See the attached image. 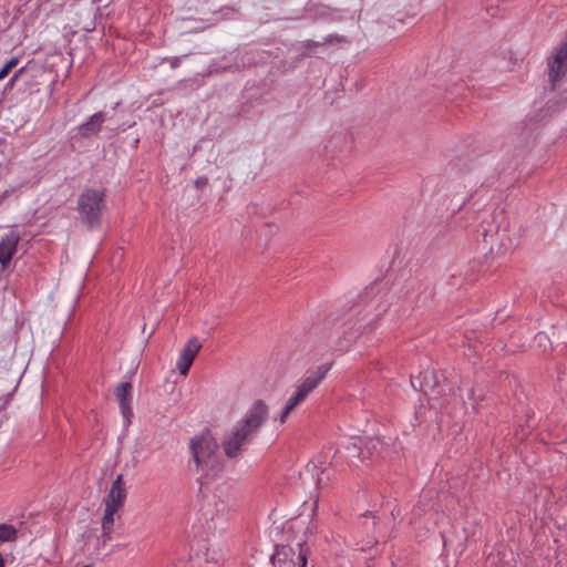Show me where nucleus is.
Returning <instances> with one entry per match:
<instances>
[{
  "label": "nucleus",
  "instance_id": "1",
  "mask_svg": "<svg viewBox=\"0 0 567 567\" xmlns=\"http://www.w3.org/2000/svg\"><path fill=\"white\" fill-rule=\"evenodd\" d=\"M217 450V441L209 431H202L189 441L190 464L199 475L203 494L198 523L212 535L226 529L228 512L235 504L231 486L219 476L223 462Z\"/></svg>",
  "mask_w": 567,
  "mask_h": 567
},
{
  "label": "nucleus",
  "instance_id": "2",
  "mask_svg": "<svg viewBox=\"0 0 567 567\" xmlns=\"http://www.w3.org/2000/svg\"><path fill=\"white\" fill-rule=\"evenodd\" d=\"M268 405L261 401H255L245 415L236 422L225 435L221 447L229 458L238 457L243 449L257 435L268 417Z\"/></svg>",
  "mask_w": 567,
  "mask_h": 567
},
{
  "label": "nucleus",
  "instance_id": "3",
  "mask_svg": "<svg viewBox=\"0 0 567 567\" xmlns=\"http://www.w3.org/2000/svg\"><path fill=\"white\" fill-rule=\"evenodd\" d=\"M301 484L305 489L310 492L315 497L311 504V526L315 527L313 516L318 509L319 492L329 485L331 481V468L327 463V457L319 455L309 461L299 474Z\"/></svg>",
  "mask_w": 567,
  "mask_h": 567
},
{
  "label": "nucleus",
  "instance_id": "4",
  "mask_svg": "<svg viewBox=\"0 0 567 567\" xmlns=\"http://www.w3.org/2000/svg\"><path fill=\"white\" fill-rule=\"evenodd\" d=\"M104 193L99 189H86L78 200V208L81 217L90 225L99 220L104 207Z\"/></svg>",
  "mask_w": 567,
  "mask_h": 567
},
{
  "label": "nucleus",
  "instance_id": "5",
  "mask_svg": "<svg viewBox=\"0 0 567 567\" xmlns=\"http://www.w3.org/2000/svg\"><path fill=\"white\" fill-rule=\"evenodd\" d=\"M298 550L291 546H276L275 553L270 556L272 567H305L307 553L300 542L297 543Z\"/></svg>",
  "mask_w": 567,
  "mask_h": 567
},
{
  "label": "nucleus",
  "instance_id": "6",
  "mask_svg": "<svg viewBox=\"0 0 567 567\" xmlns=\"http://www.w3.org/2000/svg\"><path fill=\"white\" fill-rule=\"evenodd\" d=\"M567 72V38L554 50L548 59V75L553 86L560 81Z\"/></svg>",
  "mask_w": 567,
  "mask_h": 567
},
{
  "label": "nucleus",
  "instance_id": "7",
  "mask_svg": "<svg viewBox=\"0 0 567 567\" xmlns=\"http://www.w3.org/2000/svg\"><path fill=\"white\" fill-rule=\"evenodd\" d=\"M360 299L361 302H365L369 308L374 309L377 311V316L385 312L390 305L388 290L377 284L367 288Z\"/></svg>",
  "mask_w": 567,
  "mask_h": 567
},
{
  "label": "nucleus",
  "instance_id": "8",
  "mask_svg": "<svg viewBox=\"0 0 567 567\" xmlns=\"http://www.w3.org/2000/svg\"><path fill=\"white\" fill-rule=\"evenodd\" d=\"M331 363H326L319 365L315 371H312L305 380L296 386L295 393H297L302 400H306L307 396L321 383V381L326 378L327 373L331 369Z\"/></svg>",
  "mask_w": 567,
  "mask_h": 567
},
{
  "label": "nucleus",
  "instance_id": "9",
  "mask_svg": "<svg viewBox=\"0 0 567 567\" xmlns=\"http://www.w3.org/2000/svg\"><path fill=\"white\" fill-rule=\"evenodd\" d=\"M331 363H326L319 365L315 371H312L305 380L296 386L295 393H297L302 400H306L307 396L321 383V381L326 378L327 373L331 369Z\"/></svg>",
  "mask_w": 567,
  "mask_h": 567
},
{
  "label": "nucleus",
  "instance_id": "10",
  "mask_svg": "<svg viewBox=\"0 0 567 567\" xmlns=\"http://www.w3.org/2000/svg\"><path fill=\"white\" fill-rule=\"evenodd\" d=\"M20 239V234L14 229H11L0 238V268L2 271L9 267L12 257L17 252Z\"/></svg>",
  "mask_w": 567,
  "mask_h": 567
},
{
  "label": "nucleus",
  "instance_id": "11",
  "mask_svg": "<svg viewBox=\"0 0 567 567\" xmlns=\"http://www.w3.org/2000/svg\"><path fill=\"white\" fill-rule=\"evenodd\" d=\"M126 495L123 476L120 474L112 483L110 492L104 499V508L118 512L124 505Z\"/></svg>",
  "mask_w": 567,
  "mask_h": 567
},
{
  "label": "nucleus",
  "instance_id": "12",
  "mask_svg": "<svg viewBox=\"0 0 567 567\" xmlns=\"http://www.w3.org/2000/svg\"><path fill=\"white\" fill-rule=\"evenodd\" d=\"M132 383L122 382L117 385L115 390V396L120 405V410L122 416L124 419V424L128 425L131 423V419L133 416L132 410Z\"/></svg>",
  "mask_w": 567,
  "mask_h": 567
},
{
  "label": "nucleus",
  "instance_id": "13",
  "mask_svg": "<svg viewBox=\"0 0 567 567\" xmlns=\"http://www.w3.org/2000/svg\"><path fill=\"white\" fill-rule=\"evenodd\" d=\"M437 382V375L434 372H421L416 378H411V385L415 390L422 391L429 400L434 398V385Z\"/></svg>",
  "mask_w": 567,
  "mask_h": 567
},
{
  "label": "nucleus",
  "instance_id": "14",
  "mask_svg": "<svg viewBox=\"0 0 567 567\" xmlns=\"http://www.w3.org/2000/svg\"><path fill=\"white\" fill-rule=\"evenodd\" d=\"M106 120L104 112H96L90 118L76 127L78 134L82 137H90L101 131L103 123Z\"/></svg>",
  "mask_w": 567,
  "mask_h": 567
},
{
  "label": "nucleus",
  "instance_id": "15",
  "mask_svg": "<svg viewBox=\"0 0 567 567\" xmlns=\"http://www.w3.org/2000/svg\"><path fill=\"white\" fill-rule=\"evenodd\" d=\"M379 444L377 440H370L369 443L363 445V440L361 437H353L351 445L355 454H351L350 456H357L360 460H365L372 455V450H375Z\"/></svg>",
  "mask_w": 567,
  "mask_h": 567
},
{
  "label": "nucleus",
  "instance_id": "16",
  "mask_svg": "<svg viewBox=\"0 0 567 567\" xmlns=\"http://www.w3.org/2000/svg\"><path fill=\"white\" fill-rule=\"evenodd\" d=\"M118 512L104 508V514L101 520V527H102V539L103 543H107L112 540V534L114 532V524H115V515Z\"/></svg>",
  "mask_w": 567,
  "mask_h": 567
},
{
  "label": "nucleus",
  "instance_id": "17",
  "mask_svg": "<svg viewBox=\"0 0 567 567\" xmlns=\"http://www.w3.org/2000/svg\"><path fill=\"white\" fill-rule=\"evenodd\" d=\"M303 401L305 400H302L297 393L293 392L286 401L280 414L275 419V422H279L280 424L286 423L290 413Z\"/></svg>",
  "mask_w": 567,
  "mask_h": 567
},
{
  "label": "nucleus",
  "instance_id": "18",
  "mask_svg": "<svg viewBox=\"0 0 567 567\" xmlns=\"http://www.w3.org/2000/svg\"><path fill=\"white\" fill-rule=\"evenodd\" d=\"M202 348V343L198 341L196 337L190 338L185 347L183 348L181 355L188 358L194 361L196 354L199 352Z\"/></svg>",
  "mask_w": 567,
  "mask_h": 567
},
{
  "label": "nucleus",
  "instance_id": "19",
  "mask_svg": "<svg viewBox=\"0 0 567 567\" xmlns=\"http://www.w3.org/2000/svg\"><path fill=\"white\" fill-rule=\"evenodd\" d=\"M353 327L349 328V330L343 332V338L340 339L336 344V350L340 352L348 351L354 338H357V333L351 331Z\"/></svg>",
  "mask_w": 567,
  "mask_h": 567
},
{
  "label": "nucleus",
  "instance_id": "20",
  "mask_svg": "<svg viewBox=\"0 0 567 567\" xmlns=\"http://www.w3.org/2000/svg\"><path fill=\"white\" fill-rule=\"evenodd\" d=\"M17 538V529L12 525H0V543L13 542Z\"/></svg>",
  "mask_w": 567,
  "mask_h": 567
},
{
  "label": "nucleus",
  "instance_id": "21",
  "mask_svg": "<svg viewBox=\"0 0 567 567\" xmlns=\"http://www.w3.org/2000/svg\"><path fill=\"white\" fill-rule=\"evenodd\" d=\"M192 364V360L183 355H179V358L176 361V369L181 372V374L186 375Z\"/></svg>",
  "mask_w": 567,
  "mask_h": 567
},
{
  "label": "nucleus",
  "instance_id": "22",
  "mask_svg": "<svg viewBox=\"0 0 567 567\" xmlns=\"http://www.w3.org/2000/svg\"><path fill=\"white\" fill-rule=\"evenodd\" d=\"M17 63L18 59L12 58L2 66L0 70V81H2L9 74V72L17 65Z\"/></svg>",
  "mask_w": 567,
  "mask_h": 567
},
{
  "label": "nucleus",
  "instance_id": "23",
  "mask_svg": "<svg viewBox=\"0 0 567 567\" xmlns=\"http://www.w3.org/2000/svg\"><path fill=\"white\" fill-rule=\"evenodd\" d=\"M331 322L334 324V326H347L350 323V319H347V320H342L340 319L337 315H334L332 318H331Z\"/></svg>",
  "mask_w": 567,
  "mask_h": 567
},
{
  "label": "nucleus",
  "instance_id": "24",
  "mask_svg": "<svg viewBox=\"0 0 567 567\" xmlns=\"http://www.w3.org/2000/svg\"><path fill=\"white\" fill-rule=\"evenodd\" d=\"M16 189L9 188L3 192H0V203H2L6 198H8Z\"/></svg>",
  "mask_w": 567,
  "mask_h": 567
},
{
  "label": "nucleus",
  "instance_id": "25",
  "mask_svg": "<svg viewBox=\"0 0 567 567\" xmlns=\"http://www.w3.org/2000/svg\"><path fill=\"white\" fill-rule=\"evenodd\" d=\"M481 233H482L485 241H488V237H491V238L493 237V230L491 228L487 229V228L483 227Z\"/></svg>",
  "mask_w": 567,
  "mask_h": 567
},
{
  "label": "nucleus",
  "instance_id": "26",
  "mask_svg": "<svg viewBox=\"0 0 567 567\" xmlns=\"http://www.w3.org/2000/svg\"><path fill=\"white\" fill-rule=\"evenodd\" d=\"M23 72V69H20L9 81L8 83V86L11 87L13 86L14 82L17 81V79L19 78V75Z\"/></svg>",
  "mask_w": 567,
  "mask_h": 567
},
{
  "label": "nucleus",
  "instance_id": "27",
  "mask_svg": "<svg viewBox=\"0 0 567 567\" xmlns=\"http://www.w3.org/2000/svg\"><path fill=\"white\" fill-rule=\"evenodd\" d=\"M210 557H209V551L207 550L206 553V560L209 561ZM212 560L215 563V564H219V561L221 560V556L220 555H217V556H212Z\"/></svg>",
  "mask_w": 567,
  "mask_h": 567
},
{
  "label": "nucleus",
  "instance_id": "28",
  "mask_svg": "<svg viewBox=\"0 0 567 567\" xmlns=\"http://www.w3.org/2000/svg\"><path fill=\"white\" fill-rule=\"evenodd\" d=\"M0 567H4V560H3L2 555H0Z\"/></svg>",
  "mask_w": 567,
  "mask_h": 567
},
{
  "label": "nucleus",
  "instance_id": "29",
  "mask_svg": "<svg viewBox=\"0 0 567 567\" xmlns=\"http://www.w3.org/2000/svg\"><path fill=\"white\" fill-rule=\"evenodd\" d=\"M204 183H206V179H202V178H199V179L197 181V184H204Z\"/></svg>",
  "mask_w": 567,
  "mask_h": 567
},
{
  "label": "nucleus",
  "instance_id": "30",
  "mask_svg": "<svg viewBox=\"0 0 567 567\" xmlns=\"http://www.w3.org/2000/svg\"><path fill=\"white\" fill-rule=\"evenodd\" d=\"M538 338H542V339H543V338H545V336H544V334H542V333H539V334H538Z\"/></svg>",
  "mask_w": 567,
  "mask_h": 567
},
{
  "label": "nucleus",
  "instance_id": "31",
  "mask_svg": "<svg viewBox=\"0 0 567 567\" xmlns=\"http://www.w3.org/2000/svg\"><path fill=\"white\" fill-rule=\"evenodd\" d=\"M83 567H90V566H89V565H85V566H83Z\"/></svg>",
  "mask_w": 567,
  "mask_h": 567
}]
</instances>
